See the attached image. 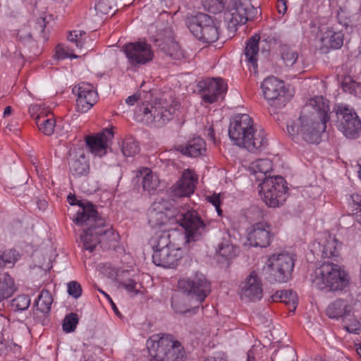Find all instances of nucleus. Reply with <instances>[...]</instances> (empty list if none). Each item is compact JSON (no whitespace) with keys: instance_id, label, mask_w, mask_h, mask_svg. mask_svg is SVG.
I'll return each instance as SVG.
<instances>
[{"instance_id":"obj_1","label":"nucleus","mask_w":361,"mask_h":361,"mask_svg":"<svg viewBox=\"0 0 361 361\" xmlns=\"http://www.w3.org/2000/svg\"><path fill=\"white\" fill-rule=\"evenodd\" d=\"M168 202L156 200L148 212V222L152 227H160L168 222H177L184 228L187 243L195 241L207 231V224L199 216L196 211H183L173 217H170Z\"/></svg>"},{"instance_id":"obj_2","label":"nucleus","mask_w":361,"mask_h":361,"mask_svg":"<svg viewBox=\"0 0 361 361\" xmlns=\"http://www.w3.org/2000/svg\"><path fill=\"white\" fill-rule=\"evenodd\" d=\"M309 107H312L314 112L310 116L301 115L296 123L287 125V130L292 136L300 135L308 143L318 144L320 142L321 134L325 131L326 123L329 119V106L322 97H315L310 99L303 109V113Z\"/></svg>"},{"instance_id":"obj_3","label":"nucleus","mask_w":361,"mask_h":361,"mask_svg":"<svg viewBox=\"0 0 361 361\" xmlns=\"http://www.w3.org/2000/svg\"><path fill=\"white\" fill-rule=\"evenodd\" d=\"M80 209L77 212L73 221L78 226H89L83 231L80 238L84 248L92 252L97 244L101 242V238H109L113 235L111 226L106 224L105 220L99 216L98 212L90 202H78Z\"/></svg>"},{"instance_id":"obj_4","label":"nucleus","mask_w":361,"mask_h":361,"mask_svg":"<svg viewBox=\"0 0 361 361\" xmlns=\"http://www.w3.org/2000/svg\"><path fill=\"white\" fill-rule=\"evenodd\" d=\"M228 135L234 144L251 152L264 149L267 140L263 130L257 131L248 114L235 116L231 121Z\"/></svg>"},{"instance_id":"obj_5","label":"nucleus","mask_w":361,"mask_h":361,"mask_svg":"<svg viewBox=\"0 0 361 361\" xmlns=\"http://www.w3.org/2000/svg\"><path fill=\"white\" fill-rule=\"evenodd\" d=\"M202 4L210 13L224 11V19L232 26L245 24L257 13L254 6L244 4L241 0H202Z\"/></svg>"},{"instance_id":"obj_6","label":"nucleus","mask_w":361,"mask_h":361,"mask_svg":"<svg viewBox=\"0 0 361 361\" xmlns=\"http://www.w3.org/2000/svg\"><path fill=\"white\" fill-rule=\"evenodd\" d=\"M348 273L341 266L334 263H324L315 272L313 284L326 292L345 290L350 283Z\"/></svg>"},{"instance_id":"obj_7","label":"nucleus","mask_w":361,"mask_h":361,"mask_svg":"<svg viewBox=\"0 0 361 361\" xmlns=\"http://www.w3.org/2000/svg\"><path fill=\"white\" fill-rule=\"evenodd\" d=\"M147 347L156 361H178L183 357L180 343L171 335L154 334L147 341Z\"/></svg>"},{"instance_id":"obj_8","label":"nucleus","mask_w":361,"mask_h":361,"mask_svg":"<svg viewBox=\"0 0 361 361\" xmlns=\"http://www.w3.org/2000/svg\"><path fill=\"white\" fill-rule=\"evenodd\" d=\"M178 107V103L169 105L165 101L155 102L150 106H140L136 113L137 118L148 125L161 127L172 119L173 115Z\"/></svg>"},{"instance_id":"obj_9","label":"nucleus","mask_w":361,"mask_h":361,"mask_svg":"<svg viewBox=\"0 0 361 361\" xmlns=\"http://www.w3.org/2000/svg\"><path fill=\"white\" fill-rule=\"evenodd\" d=\"M295 260V256L287 252L273 254L266 262L267 279L271 282H287L291 278Z\"/></svg>"},{"instance_id":"obj_10","label":"nucleus","mask_w":361,"mask_h":361,"mask_svg":"<svg viewBox=\"0 0 361 361\" xmlns=\"http://www.w3.org/2000/svg\"><path fill=\"white\" fill-rule=\"evenodd\" d=\"M178 284L180 290L188 296L190 306L192 307H199L211 292L210 283L202 274L181 279Z\"/></svg>"},{"instance_id":"obj_11","label":"nucleus","mask_w":361,"mask_h":361,"mask_svg":"<svg viewBox=\"0 0 361 361\" xmlns=\"http://www.w3.org/2000/svg\"><path fill=\"white\" fill-rule=\"evenodd\" d=\"M259 186V193L269 207H279L286 202L288 197V188L282 176H268L263 179Z\"/></svg>"},{"instance_id":"obj_12","label":"nucleus","mask_w":361,"mask_h":361,"mask_svg":"<svg viewBox=\"0 0 361 361\" xmlns=\"http://www.w3.org/2000/svg\"><path fill=\"white\" fill-rule=\"evenodd\" d=\"M186 24L196 38L205 42H214L219 38V23L207 14L198 13L188 17Z\"/></svg>"},{"instance_id":"obj_13","label":"nucleus","mask_w":361,"mask_h":361,"mask_svg":"<svg viewBox=\"0 0 361 361\" xmlns=\"http://www.w3.org/2000/svg\"><path fill=\"white\" fill-rule=\"evenodd\" d=\"M336 116L338 128L350 139H355L361 134V121L355 110L347 104H338L333 109Z\"/></svg>"},{"instance_id":"obj_14","label":"nucleus","mask_w":361,"mask_h":361,"mask_svg":"<svg viewBox=\"0 0 361 361\" xmlns=\"http://www.w3.org/2000/svg\"><path fill=\"white\" fill-rule=\"evenodd\" d=\"M261 88L264 98L271 106L282 108L288 100L285 82L276 77L270 76L264 79Z\"/></svg>"},{"instance_id":"obj_15","label":"nucleus","mask_w":361,"mask_h":361,"mask_svg":"<svg viewBox=\"0 0 361 361\" xmlns=\"http://www.w3.org/2000/svg\"><path fill=\"white\" fill-rule=\"evenodd\" d=\"M17 260L16 251L8 250L0 253V312L4 310V300L13 293L14 282L7 273L1 272L4 267H11Z\"/></svg>"},{"instance_id":"obj_16","label":"nucleus","mask_w":361,"mask_h":361,"mask_svg":"<svg viewBox=\"0 0 361 361\" xmlns=\"http://www.w3.org/2000/svg\"><path fill=\"white\" fill-rule=\"evenodd\" d=\"M123 51L129 64L133 68L149 63L154 57L151 45L145 42L128 43L123 46Z\"/></svg>"},{"instance_id":"obj_17","label":"nucleus","mask_w":361,"mask_h":361,"mask_svg":"<svg viewBox=\"0 0 361 361\" xmlns=\"http://www.w3.org/2000/svg\"><path fill=\"white\" fill-rule=\"evenodd\" d=\"M198 88L204 102L212 104L227 90V85L221 78H207L198 83Z\"/></svg>"},{"instance_id":"obj_18","label":"nucleus","mask_w":361,"mask_h":361,"mask_svg":"<svg viewBox=\"0 0 361 361\" xmlns=\"http://www.w3.org/2000/svg\"><path fill=\"white\" fill-rule=\"evenodd\" d=\"M73 92L77 95V108L81 112L89 110L97 100V93L92 85L82 82L73 88Z\"/></svg>"},{"instance_id":"obj_19","label":"nucleus","mask_w":361,"mask_h":361,"mask_svg":"<svg viewBox=\"0 0 361 361\" xmlns=\"http://www.w3.org/2000/svg\"><path fill=\"white\" fill-rule=\"evenodd\" d=\"M114 137L111 129L105 128L101 133L87 136L85 142L90 152L97 157H103L107 152L109 142Z\"/></svg>"},{"instance_id":"obj_20","label":"nucleus","mask_w":361,"mask_h":361,"mask_svg":"<svg viewBox=\"0 0 361 361\" xmlns=\"http://www.w3.org/2000/svg\"><path fill=\"white\" fill-rule=\"evenodd\" d=\"M271 237L270 226L266 222L256 223L247 230V240L252 246L266 247Z\"/></svg>"},{"instance_id":"obj_21","label":"nucleus","mask_w":361,"mask_h":361,"mask_svg":"<svg viewBox=\"0 0 361 361\" xmlns=\"http://www.w3.org/2000/svg\"><path fill=\"white\" fill-rule=\"evenodd\" d=\"M183 251L177 246L156 250L152 255V260L157 266L164 268H174L182 258Z\"/></svg>"},{"instance_id":"obj_22","label":"nucleus","mask_w":361,"mask_h":361,"mask_svg":"<svg viewBox=\"0 0 361 361\" xmlns=\"http://www.w3.org/2000/svg\"><path fill=\"white\" fill-rule=\"evenodd\" d=\"M263 290L261 279L252 271L240 286V295L249 301H257L262 298Z\"/></svg>"},{"instance_id":"obj_23","label":"nucleus","mask_w":361,"mask_h":361,"mask_svg":"<svg viewBox=\"0 0 361 361\" xmlns=\"http://www.w3.org/2000/svg\"><path fill=\"white\" fill-rule=\"evenodd\" d=\"M197 182V177L190 169L183 172L181 178L171 188L174 196L185 197L194 192Z\"/></svg>"},{"instance_id":"obj_24","label":"nucleus","mask_w":361,"mask_h":361,"mask_svg":"<svg viewBox=\"0 0 361 361\" xmlns=\"http://www.w3.org/2000/svg\"><path fill=\"white\" fill-rule=\"evenodd\" d=\"M322 32L321 42L322 49L327 51L330 49H337L341 48L343 44V34L342 31H337L334 27H319Z\"/></svg>"},{"instance_id":"obj_25","label":"nucleus","mask_w":361,"mask_h":361,"mask_svg":"<svg viewBox=\"0 0 361 361\" xmlns=\"http://www.w3.org/2000/svg\"><path fill=\"white\" fill-rule=\"evenodd\" d=\"M176 150L184 155L197 157L205 152L206 145L202 138L195 137L189 140L185 145L178 146Z\"/></svg>"},{"instance_id":"obj_26","label":"nucleus","mask_w":361,"mask_h":361,"mask_svg":"<svg viewBox=\"0 0 361 361\" xmlns=\"http://www.w3.org/2000/svg\"><path fill=\"white\" fill-rule=\"evenodd\" d=\"M353 307L345 300L336 299L331 302L326 310V315L331 319H339L350 314Z\"/></svg>"},{"instance_id":"obj_27","label":"nucleus","mask_w":361,"mask_h":361,"mask_svg":"<svg viewBox=\"0 0 361 361\" xmlns=\"http://www.w3.org/2000/svg\"><path fill=\"white\" fill-rule=\"evenodd\" d=\"M259 39L260 37L257 34L252 36L246 43L244 51L245 61L252 66L255 71L257 68Z\"/></svg>"},{"instance_id":"obj_28","label":"nucleus","mask_w":361,"mask_h":361,"mask_svg":"<svg viewBox=\"0 0 361 361\" xmlns=\"http://www.w3.org/2000/svg\"><path fill=\"white\" fill-rule=\"evenodd\" d=\"M235 256L236 248L230 243L228 239H223L217 245L215 257L219 263L227 264Z\"/></svg>"},{"instance_id":"obj_29","label":"nucleus","mask_w":361,"mask_h":361,"mask_svg":"<svg viewBox=\"0 0 361 361\" xmlns=\"http://www.w3.org/2000/svg\"><path fill=\"white\" fill-rule=\"evenodd\" d=\"M160 42V39H157L158 46L160 49L171 59L175 60H179L183 57V52L180 49L178 44L175 42L171 37L167 38L163 42Z\"/></svg>"},{"instance_id":"obj_30","label":"nucleus","mask_w":361,"mask_h":361,"mask_svg":"<svg viewBox=\"0 0 361 361\" xmlns=\"http://www.w3.org/2000/svg\"><path fill=\"white\" fill-rule=\"evenodd\" d=\"M272 169V163L268 159H259L251 163L250 171L257 175V179L262 180L267 176V173Z\"/></svg>"},{"instance_id":"obj_31","label":"nucleus","mask_w":361,"mask_h":361,"mask_svg":"<svg viewBox=\"0 0 361 361\" xmlns=\"http://www.w3.org/2000/svg\"><path fill=\"white\" fill-rule=\"evenodd\" d=\"M272 300L281 302L289 305L290 311H295L298 304V296L295 292L291 290H285L276 292L271 296Z\"/></svg>"},{"instance_id":"obj_32","label":"nucleus","mask_w":361,"mask_h":361,"mask_svg":"<svg viewBox=\"0 0 361 361\" xmlns=\"http://www.w3.org/2000/svg\"><path fill=\"white\" fill-rule=\"evenodd\" d=\"M341 247L337 239L332 235H329L322 244V256L323 258H332L338 257Z\"/></svg>"},{"instance_id":"obj_33","label":"nucleus","mask_w":361,"mask_h":361,"mask_svg":"<svg viewBox=\"0 0 361 361\" xmlns=\"http://www.w3.org/2000/svg\"><path fill=\"white\" fill-rule=\"evenodd\" d=\"M139 173L142 178V183L144 190L151 192L157 189L159 184V179L156 174H154L148 168L141 169Z\"/></svg>"},{"instance_id":"obj_34","label":"nucleus","mask_w":361,"mask_h":361,"mask_svg":"<svg viewBox=\"0 0 361 361\" xmlns=\"http://www.w3.org/2000/svg\"><path fill=\"white\" fill-rule=\"evenodd\" d=\"M151 245L154 250H160L161 249L169 248L176 245L171 240V234L168 231L157 233L151 240Z\"/></svg>"},{"instance_id":"obj_35","label":"nucleus","mask_w":361,"mask_h":361,"mask_svg":"<svg viewBox=\"0 0 361 361\" xmlns=\"http://www.w3.org/2000/svg\"><path fill=\"white\" fill-rule=\"evenodd\" d=\"M36 123L39 130L46 135H51L54 132L56 121L52 114L47 115L45 118L42 116H37L35 118Z\"/></svg>"},{"instance_id":"obj_36","label":"nucleus","mask_w":361,"mask_h":361,"mask_svg":"<svg viewBox=\"0 0 361 361\" xmlns=\"http://www.w3.org/2000/svg\"><path fill=\"white\" fill-rule=\"evenodd\" d=\"M70 170L73 175L86 176L89 173V163L84 155L73 160L70 164Z\"/></svg>"},{"instance_id":"obj_37","label":"nucleus","mask_w":361,"mask_h":361,"mask_svg":"<svg viewBox=\"0 0 361 361\" xmlns=\"http://www.w3.org/2000/svg\"><path fill=\"white\" fill-rule=\"evenodd\" d=\"M337 18L339 24L346 30H352L356 20L355 15H350V11L345 7L340 8L337 13Z\"/></svg>"},{"instance_id":"obj_38","label":"nucleus","mask_w":361,"mask_h":361,"mask_svg":"<svg viewBox=\"0 0 361 361\" xmlns=\"http://www.w3.org/2000/svg\"><path fill=\"white\" fill-rule=\"evenodd\" d=\"M53 299L51 294L47 290H42L36 301V306L38 310L43 313H47L51 309Z\"/></svg>"},{"instance_id":"obj_39","label":"nucleus","mask_w":361,"mask_h":361,"mask_svg":"<svg viewBox=\"0 0 361 361\" xmlns=\"http://www.w3.org/2000/svg\"><path fill=\"white\" fill-rule=\"evenodd\" d=\"M116 0H97L95 11L99 15H109L115 11Z\"/></svg>"},{"instance_id":"obj_40","label":"nucleus","mask_w":361,"mask_h":361,"mask_svg":"<svg viewBox=\"0 0 361 361\" xmlns=\"http://www.w3.org/2000/svg\"><path fill=\"white\" fill-rule=\"evenodd\" d=\"M138 152V144L133 137H127L123 141L122 152L125 157H133Z\"/></svg>"},{"instance_id":"obj_41","label":"nucleus","mask_w":361,"mask_h":361,"mask_svg":"<svg viewBox=\"0 0 361 361\" xmlns=\"http://www.w3.org/2000/svg\"><path fill=\"white\" fill-rule=\"evenodd\" d=\"M86 35L85 32L81 30H74L70 32L68 36V39L72 43H74L75 47L79 49L87 48L85 47V38L84 36Z\"/></svg>"},{"instance_id":"obj_42","label":"nucleus","mask_w":361,"mask_h":361,"mask_svg":"<svg viewBox=\"0 0 361 361\" xmlns=\"http://www.w3.org/2000/svg\"><path fill=\"white\" fill-rule=\"evenodd\" d=\"M281 57L287 66H292L295 63L298 54L290 47L283 45L281 47Z\"/></svg>"},{"instance_id":"obj_43","label":"nucleus","mask_w":361,"mask_h":361,"mask_svg":"<svg viewBox=\"0 0 361 361\" xmlns=\"http://www.w3.org/2000/svg\"><path fill=\"white\" fill-rule=\"evenodd\" d=\"M119 286L124 288L133 296L140 293L142 288V283L133 279H128L121 282Z\"/></svg>"},{"instance_id":"obj_44","label":"nucleus","mask_w":361,"mask_h":361,"mask_svg":"<svg viewBox=\"0 0 361 361\" xmlns=\"http://www.w3.org/2000/svg\"><path fill=\"white\" fill-rule=\"evenodd\" d=\"M20 346L14 343L12 341L0 339V355H7L10 352L14 354L20 351Z\"/></svg>"},{"instance_id":"obj_45","label":"nucleus","mask_w":361,"mask_h":361,"mask_svg":"<svg viewBox=\"0 0 361 361\" xmlns=\"http://www.w3.org/2000/svg\"><path fill=\"white\" fill-rule=\"evenodd\" d=\"M348 210L352 215H357L361 213V195L353 194L348 200Z\"/></svg>"},{"instance_id":"obj_46","label":"nucleus","mask_w":361,"mask_h":361,"mask_svg":"<svg viewBox=\"0 0 361 361\" xmlns=\"http://www.w3.org/2000/svg\"><path fill=\"white\" fill-rule=\"evenodd\" d=\"M78 322V315L75 313H71L66 315L63 319V329L67 333L75 331Z\"/></svg>"},{"instance_id":"obj_47","label":"nucleus","mask_w":361,"mask_h":361,"mask_svg":"<svg viewBox=\"0 0 361 361\" xmlns=\"http://www.w3.org/2000/svg\"><path fill=\"white\" fill-rule=\"evenodd\" d=\"M30 300L27 295H21L12 300V307L16 310H25L30 306Z\"/></svg>"},{"instance_id":"obj_48","label":"nucleus","mask_w":361,"mask_h":361,"mask_svg":"<svg viewBox=\"0 0 361 361\" xmlns=\"http://www.w3.org/2000/svg\"><path fill=\"white\" fill-rule=\"evenodd\" d=\"M68 293L74 298H78L82 293V288L76 281H71L68 283Z\"/></svg>"},{"instance_id":"obj_49","label":"nucleus","mask_w":361,"mask_h":361,"mask_svg":"<svg viewBox=\"0 0 361 361\" xmlns=\"http://www.w3.org/2000/svg\"><path fill=\"white\" fill-rule=\"evenodd\" d=\"M17 35L18 39L25 43H29L32 42V35L30 32V28L27 26H25L19 30Z\"/></svg>"},{"instance_id":"obj_50","label":"nucleus","mask_w":361,"mask_h":361,"mask_svg":"<svg viewBox=\"0 0 361 361\" xmlns=\"http://www.w3.org/2000/svg\"><path fill=\"white\" fill-rule=\"evenodd\" d=\"M56 57L58 59H64L66 58H78V56L75 54H71L61 45H58L56 47Z\"/></svg>"},{"instance_id":"obj_51","label":"nucleus","mask_w":361,"mask_h":361,"mask_svg":"<svg viewBox=\"0 0 361 361\" xmlns=\"http://www.w3.org/2000/svg\"><path fill=\"white\" fill-rule=\"evenodd\" d=\"M207 200L209 202L212 203V205L214 206L219 216L221 215L222 210L220 208L221 205V199H220V195L219 194H214L212 195H209L207 197Z\"/></svg>"},{"instance_id":"obj_52","label":"nucleus","mask_w":361,"mask_h":361,"mask_svg":"<svg viewBox=\"0 0 361 361\" xmlns=\"http://www.w3.org/2000/svg\"><path fill=\"white\" fill-rule=\"evenodd\" d=\"M342 87L345 92L352 94L356 87V83L350 78H346L342 82Z\"/></svg>"},{"instance_id":"obj_53","label":"nucleus","mask_w":361,"mask_h":361,"mask_svg":"<svg viewBox=\"0 0 361 361\" xmlns=\"http://www.w3.org/2000/svg\"><path fill=\"white\" fill-rule=\"evenodd\" d=\"M252 213L257 215L254 219H257L263 217V211L258 207H252L250 208L247 215L249 216Z\"/></svg>"},{"instance_id":"obj_54","label":"nucleus","mask_w":361,"mask_h":361,"mask_svg":"<svg viewBox=\"0 0 361 361\" xmlns=\"http://www.w3.org/2000/svg\"><path fill=\"white\" fill-rule=\"evenodd\" d=\"M276 7L279 13L284 14L287 11V6L286 0H278Z\"/></svg>"},{"instance_id":"obj_55","label":"nucleus","mask_w":361,"mask_h":361,"mask_svg":"<svg viewBox=\"0 0 361 361\" xmlns=\"http://www.w3.org/2000/svg\"><path fill=\"white\" fill-rule=\"evenodd\" d=\"M140 99V94H134L133 95L129 96L126 99V103L130 106H133Z\"/></svg>"},{"instance_id":"obj_56","label":"nucleus","mask_w":361,"mask_h":361,"mask_svg":"<svg viewBox=\"0 0 361 361\" xmlns=\"http://www.w3.org/2000/svg\"><path fill=\"white\" fill-rule=\"evenodd\" d=\"M207 136L208 137L212 140L214 142H215V136H214V129L212 128H209L207 130Z\"/></svg>"},{"instance_id":"obj_57","label":"nucleus","mask_w":361,"mask_h":361,"mask_svg":"<svg viewBox=\"0 0 361 361\" xmlns=\"http://www.w3.org/2000/svg\"><path fill=\"white\" fill-rule=\"evenodd\" d=\"M37 205L40 209H45L47 206V202L44 200H39L37 202Z\"/></svg>"},{"instance_id":"obj_58","label":"nucleus","mask_w":361,"mask_h":361,"mask_svg":"<svg viewBox=\"0 0 361 361\" xmlns=\"http://www.w3.org/2000/svg\"><path fill=\"white\" fill-rule=\"evenodd\" d=\"M12 110L13 109H12L11 106H6L4 111V116H7L11 115L12 113Z\"/></svg>"},{"instance_id":"obj_59","label":"nucleus","mask_w":361,"mask_h":361,"mask_svg":"<svg viewBox=\"0 0 361 361\" xmlns=\"http://www.w3.org/2000/svg\"><path fill=\"white\" fill-rule=\"evenodd\" d=\"M171 305H172L173 308L175 310V311L177 312L183 313V312H186V310H177L176 308V304H175V302L173 300H172V302H171Z\"/></svg>"},{"instance_id":"obj_60","label":"nucleus","mask_w":361,"mask_h":361,"mask_svg":"<svg viewBox=\"0 0 361 361\" xmlns=\"http://www.w3.org/2000/svg\"><path fill=\"white\" fill-rule=\"evenodd\" d=\"M109 300V301L111 302V303L112 308H113V310H114V312H115L116 314H118V309H117V307H116V305L113 302V301H112V300H111H111Z\"/></svg>"},{"instance_id":"obj_61","label":"nucleus","mask_w":361,"mask_h":361,"mask_svg":"<svg viewBox=\"0 0 361 361\" xmlns=\"http://www.w3.org/2000/svg\"><path fill=\"white\" fill-rule=\"evenodd\" d=\"M39 24L40 25L42 29H41V31L42 32L44 30V27H45L44 25V18H40L39 20Z\"/></svg>"},{"instance_id":"obj_62","label":"nucleus","mask_w":361,"mask_h":361,"mask_svg":"<svg viewBox=\"0 0 361 361\" xmlns=\"http://www.w3.org/2000/svg\"><path fill=\"white\" fill-rule=\"evenodd\" d=\"M100 293H102V294H104V295L108 299V300H111V298L109 297V295L108 294H106L105 292H104L103 290H99Z\"/></svg>"},{"instance_id":"obj_63","label":"nucleus","mask_w":361,"mask_h":361,"mask_svg":"<svg viewBox=\"0 0 361 361\" xmlns=\"http://www.w3.org/2000/svg\"><path fill=\"white\" fill-rule=\"evenodd\" d=\"M356 221L361 224V213L357 215Z\"/></svg>"},{"instance_id":"obj_64","label":"nucleus","mask_w":361,"mask_h":361,"mask_svg":"<svg viewBox=\"0 0 361 361\" xmlns=\"http://www.w3.org/2000/svg\"><path fill=\"white\" fill-rule=\"evenodd\" d=\"M358 165L360 166V170L358 171V173H359V177L361 179V159L359 160V163H358Z\"/></svg>"}]
</instances>
